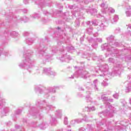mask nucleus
Masks as SVG:
<instances>
[{"label": "nucleus", "mask_w": 131, "mask_h": 131, "mask_svg": "<svg viewBox=\"0 0 131 131\" xmlns=\"http://www.w3.org/2000/svg\"><path fill=\"white\" fill-rule=\"evenodd\" d=\"M24 59L18 64V66L22 69H27L30 73H31V70L30 69L33 67V61L30 59V56H31V54L33 52L30 50H27L25 48H24Z\"/></svg>", "instance_id": "f03ea898"}, {"label": "nucleus", "mask_w": 131, "mask_h": 131, "mask_svg": "<svg viewBox=\"0 0 131 131\" xmlns=\"http://www.w3.org/2000/svg\"><path fill=\"white\" fill-rule=\"evenodd\" d=\"M56 90H59V86H54V87H49L45 91V97L49 98L50 97V93H56Z\"/></svg>", "instance_id": "423d86ee"}, {"label": "nucleus", "mask_w": 131, "mask_h": 131, "mask_svg": "<svg viewBox=\"0 0 131 131\" xmlns=\"http://www.w3.org/2000/svg\"><path fill=\"white\" fill-rule=\"evenodd\" d=\"M10 34L11 37H16V36H18V35H19V34L16 31H12L10 33Z\"/></svg>", "instance_id": "ddd939ff"}, {"label": "nucleus", "mask_w": 131, "mask_h": 131, "mask_svg": "<svg viewBox=\"0 0 131 131\" xmlns=\"http://www.w3.org/2000/svg\"><path fill=\"white\" fill-rule=\"evenodd\" d=\"M36 107L32 106L29 112L32 116H36L38 117L39 119L42 118V116L40 115V112H42L43 110H46L47 112L55 108V106L50 105L49 103L46 102V101H40V100H38L36 101Z\"/></svg>", "instance_id": "f257e3e1"}, {"label": "nucleus", "mask_w": 131, "mask_h": 131, "mask_svg": "<svg viewBox=\"0 0 131 131\" xmlns=\"http://www.w3.org/2000/svg\"><path fill=\"white\" fill-rule=\"evenodd\" d=\"M114 97L116 99H118V94H115V95H114Z\"/></svg>", "instance_id": "393cba45"}, {"label": "nucleus", "mask_w": 131, "mask_h": 131, "mask_svg": "<svg viewBox=\"0 0 131 131\" xmlns=\"http://www.w3.org/2000/svg\"><path fill=\"white\" fill-rule=\"evenodd\" d=\"M21 112H22L21 110H17L15 111V113L16 115H19V114H21Z\"/></svg>", "instance_id": "dca6fc26"}, {"label": "nucleus", "mask_w": 131, "mask_h": 131, "mask_svg": "<svg viewBox=\"0 0 131 131\" xmlns=\"http://www.w3.org/2000/svg\"><path fill=\"white\" fill-rule=\"evenodd\" d=\"M20 131H23V130H20Z\"/></svg>", "instance_id": "a19ab883"}, {"label": "nucleus", "mask_w": 131, "mask_h": 131, "mask_svg": "<svg viewBox=\"0 0 131 131\" xmlns=\"http://www.w3.org/2000/svg\"><path fill=\"white\" fill-rule=\"evenodd\" d=\"M4 34H5V36H7V33H5Z\"/></svg>", "instance_id": "c9c22d12"}, {"label": "nucleus", "mask_w": 131, "mask_h": 131, "mask_svg": "<svg viewBox=\"0 0 131 131\" xmlns=\"http://www.w3.org/2000/svg\"><path fill=\"white\" fill-rule=\"evenodd\" d=\"M60 60L61 62H65L66 61V54H63L61 57H60Z\"/></svg>", "instance_id": "2eb2a0df"}, {"label": "nucleus", "mask_w": 131, "mask_h": 131, "mask_svg": "<svg viewBox=\"0 0 131 131\" xmlns=\"http://www.w3.org/2000/svg\"><path fill=\"white\" fill-rule=\"evenodd\" d=\"M9 123H11V122H10Z\"/></svg>", "instance_id": "79ce46f5"}, {"label": "nucleus", "mask_w": 131, "mask_h": 131, "mask_svg": "<svg viewBox=\"0 0 131 131\" xmlns=\"http://www.w3.org/2000/svg\"><path fill=\"white\" fill-rule=\"evenodd\" d=\"M24 122H26V120H24Z\"/></svg>", "instance_id": "e433bc0d"}, {"label": "nucleus", "mask_w": 131, "mask_h": 131, "mask_svg": "<svg viewBox=\"0 0 131 131\" xmlns=\"http://www.w3.org/2000/svg\"><path fill=\"white\" fill-rule=\"evenodd\" d=\"M39 6H40V7H41V8H42L46 6V3H41L39 4Z\"/></svg>", "instance_id": "412c9836"}, {"label": "nucleus", "mask_w": 131, "mask_h": 131, "mask_svg": "<svg viewBox=\"0 0 131 131\" xmlns=\"http://www.w3.org/2000/svg\"><path fill=\"white\" fill-rule=\"evenodd\" d=\"M10 131H15V130L14 129H11Z\"/></svg>", "instance_id": "f704fd0d"}, {"label": "nucleus", "mask_w": 131, "mask_h": 131, "mask_svg": "<svg viewBox=\"0 0 131 131\" xmlns=\"http://www.w3.org/2000/svg\"><path fill=\"white\" fill-rule=\"evenodd\" d=\"M45 88L42 85H38L35 86V92H38L39 94H42L43 92V89Z\"/></svg>", "instance_id": "6e6552de"}, {"label": "nucleus", "mask_w": 131, "mask_h": 131, "mask_svg": "<svg viewBox=\"0 0 131 131\" xmlns=\"http://www.w3.org/2000/svg\"><path fill=\"white\" fill-rule=\"evenodd\" d=\"M65 119H66V117L64 118V124H66V122L65 121Z\"/></svg>", "instance_id": "473e14b6"}, {"label": "nucleus", "mask_w": 131, "mask_h": 131, "mask_svg": "<svg viewBox=\"0 0 131 131\" xmlns=\"http://www.w3.org/2000/svg\"><path fill=\"white\" fill-rule=\"evenodd\" d=\"M29 35H30V33H29V32H25L23 33V36H29Z\"/></svg>", "instance_id": "f3484780"}, {"label": "nucleus", "mask_w": 131, "mask_h": 131, "mask_svg": "<svg viewBox=\"0 0 131 131\" xmlns=\"http://www.w3.org/2000/svg\"><path fill=\"white\" fill-rule=\"evenodd\" d=\"M24 13H27V9H25V10L24 11Z\"/></svg>", "instance_id": "c756f323"}, {"label": "nucleus", "mask_w": 131, "mask_h": 131, "mask_svg": "<svg viewBox=\"0 0 131 131\" xmlns=\"http://www.w3.org/2000/svg\"><path fill=\"white\" fill-rule=\"evenodd\" d=\"M35 40V39H34V38H27L26 39V43L28 45V46H31V45L34 42Z\"/></svg>", "instance_id": "1a4fd4ad"}, {"label": "nucleus", "mask_w": 131, "mask_h": 131, "mask_svg": "<svg viewBox=\"0 0 131 131\" xmlns=\"http://www.w3.org/2000/svg\"><path fill=\"white\" fill-rule=\"evenodd\" d=\"M31 18L33 19H39V18H40V15L39 14L35 13L32 15Z\"/></svg>", "instance_id": "4468645a"}, {"label": "nucleus", "mask_w": 131, "mask_h": 131, "mask_svg": "<svg viewBox=\"0 0 131 131\" xmlns=\"http://www.w3.org/2000/svg\"><path fill=\"white\" fill-rule=\"evenodd\" d=\"M7 101L6 99L0 96V115L5 116L6 113L10 112V108L8 106H5Z\"/></svg>", "instance_id": "20e7f679"}, {"label": "nucleus", "mask_w": 131, "mask_h": 131, "mask_svg": "<svg viewBox=\"0 0 131 131\" xmlns=\"http://www.w3.org/2000/svg\"><path fill=\"white\" fill-rule=\"evenodd\" d=\"M127 16L128 17H130L131 16V13L129 12H126Z\"/></svg>", "instance_id": "b1692460"}, {"label": "nucleus", "mask_w": 131, "mask_h": 131, "mask_svg": "<svg viewBox=\"0 0 131 131\" xmlns=\"http://www.w3.org/2000/svg\"><path fill=\"white\" fill-rule=\"evenodd\" d=\"M29 3V0H24V3L25 5H27Z\"/></svg>", "instance_id": "4be33fe9"}, {"label": "nucleus", "mask_w": 131, "mask_h": 131, "mask_svg": "<svg viewBox=\"0 0 131 131\" xmlns=\"http://www.w3.org/2000/svg\"><path fill=\"white\" fill-rule=\"evenodd\" d=\"M61 52H63V51H64V49H63L62 50H60Z\"/></svg>", "instance_id": "4c0bfd02"}, {"label": "nucleus", "mask_w": 131, "mask_h": 131, "mask_svg": "<svg viewBox=\"0 0 131 131\" xmlns=\"http://www.w3.org/2000/svg\"><path fill=\"white\" fill-rule=\"evenodd\" d=\"M3 54L6 57H9V56H11V53L9 52L8 51L6 50H0V56L1 55V54Z\"/></svg>", "instance_id": "9d476101"}, {"label": "nucleus", "mask_w": 131, "mask_h": 131, "mask_svg": "<svg viewBox=\"0 0 131 131\" xmlns=\"http://www.w3.org/2000/svg\"><path fill=\"white\" fill-rule=\"evenodd\" d=\"M60 13H61V11H60Z\"/></svg>", "instance_id": "37998d69"}, {"label": "nucleus", "mask_w": 131, "mask_h": 131, "mask_svg": "<svg viewBox=\"0 0 131 131\" xmlns=\"http://www.w3.org/2000/svg\"><path fill=\"white\" fill-rule=\"evenodd\" d=\"M48 126L49 125L47 124V123H42L39 124V127H40L41 129H46Z\"/></svg>", "instance_id": "9b49d317"}, {"label": "nucleus", "mask_w": 131, "mask_h": 131, "mask_svg": "<svg viewBox=\"0 0 131 131\" xmlns=\"http://www.w3.org/2000/svg\"><path fill=\"white\" fill-rule=\"evenodd\" d=\"M42 21L43 22V23H46V22H48V20L46 19H42Z\"/></svg>", "instance_id": "bb28decb"}, {"label": "nucleus", "mask_w": 131, "mask_h": 131, "mask_svg": "<svg viewBox=\"0 0 131 131\" xmlns=\"http://www.w3.org/2000/svg\"><path fill=\"white\" fill-rule=\"evenodd\" d=\"M6 20H12L14 22H22L24 21V22H27L28 21L29 18L26 16L24 17H19V16H16L14 15V14L12 12H10L9 14L7 15V17L6 18Z\"/></svg>", "instance_id": "39448f33"}, {"label": "nucleus", "mask_w": 131, "mask_h": 131, "mask_svg": "<svg viewBox=\"0 0 131 131\" xmlns=\"http://www.w3.org/2000/svg\"><path fill=\"white\" fill-rule=\"evenodd\" d=\"M38 124V123H36V125H37Z\"/></svg>", "instance_id": "ea45409f"}, {"label": "nucleus", "mask_w": 131, "mask_h": 131, "mask_svg": "<svg viewBox=\"0 0 131 131\" xmlns=\"http://www.w3.org/2000/svg\"><path fill=\"white\" fill-rule=\"evenodd\" d=\"M62 111L61 110H58L56 111V113L55 114V116L57 118H61L62 117Z\"/></svg>", "instance_id": "f8f14e48"}, {"label": "nucleus", "mask_w": 131, "mask_h": 131, "mask_svg": "<svg viewBox=\"0 0 131 131\" xmlns=\"http://www.w3.org/2000/svg\"><path fill=\"white\" fill-rule=\"evenodd\" d=\"M61 33H63V31H60Z\"/></svg>", "instance_id": "58836bf2"}, {"label": "nucleus", "mask_w": 131, "mask_h": 131, "mask_svg": "<svg viewBox=\"0 0 131 131\" xmlns=\"http://www.w3.org/2000/svg\"><path fill=\"white\" fill-rule=\"evenodd\" d=\"M52 100H55V96H53L52 97Z\"/></svg>", "instance_id": "2f4dec72"}, {"label": "nucleus", "mask_w": 131, "mask_h": 131, "mask_svg": "<svg viewBox=\"0 0 131 131\" xmlns=\"http://www.w3.org/2000/svg\"><path fill=\"white\" fill-rule=\"evenodd\" d=\"M42 73L46 75H49V76H55V75H57L56 72L51 71V68H43L42 69Z\"/></svg>", "instance_id": "0eeeda50"}, {"label": "nucleus", "mask_w": 131, "mask_h": 131, "mask_svg": "<svg viewBox=\"0 0 131 131\" xmlns=\"http://www.w3.org/2000/svg\"><path fill=\"white\" fill-rule=\"evenodd\" d=\"M108 10L111 13H114L115 12V10L112 8H110Z\"/></svg>", "instance_id": "aec40b11"}, {"label": "nucleus", "mask_w": 131, "mask_h": 131, "mask_svg": "<svg viewBox=\"0 0 131 131\" xmlns=\"http://www.w3.org/2000/svg\"><path fill=\"white\" fill-rule=\"evenodd\" d=\"M60 27H58L57 28V30H58V31H60Z\"/></svg>", "instance_id": "7c9ffc66"}, {"label": "nucleus", "mask_w": 131, "mask_h": 131, "mask_svg": "<svg viewBox=\"0 0 131 131\" xmlns=\"http://www.w3.org/2000/svg\"><path fill=\"white\" fill-rule=\"evenodd\" d=\"M43 14L46 16H49V15H50V13L48 12V11H44L43 12Z\"/></svg>", "instance_id": "6ab92c4d"}, {"label": "nucleus", "mask_w": 131, "mask_h": 131, "mask_svg": "<svg viewBox=\"0 0 131 131\" xmlns=\"http://www.w3.org/2000/svg\"><path fill=\"white\" fill-rule=\"evenodd\" d=\"M15 128H16V129H19V128H21V127L18 125H16Z\"/></svg>", "instance_id": "5701e85b"}, {"label": "nucleus", "mask_w": 131, "mask_h": 131, "mask_svg": "<svg viewBox=\"0 0 131 131\" xmlns=\"http://www.w3.org/2000/svg\"><path fill=\"white\" fill-rule=\"evenodd\" d=\"M39 40L40 43L35 47V51L37 53L36 56L39 59H47V56H48V53L46 52L47 47L43 45V40L42 39H40Z\"/></svg>", "instance_id": "7ed1b4c3"}, {"label": "nucleus", "mask_w": 131, "mask_h": 131, "mask_svg": "<svg viewBox=\"0 0 131 131\" xmlns=\"http://www.w3.org/2000/svg\"><path fill=\"white\" fill-rule=\"evenodd\" d=\"M52 121H53V122H55L56 121V118H52Z\"/></svg>", "instance_id": "cd10ccee"}, {"label": "nucleus", "mask_w": 131, "mask_h": 131, "mask_svg": "<svg viewBox=\"0 0 131 131\" xmlns=\"http://www.w3.org/2000/svg\"><path fill=\"white\" fill-rule=\"evenodd\" d=\"M118 16L115 15V17H114V22H116L117 21H118Z\"/></svg>", "instance_id": "a211bd4d"}, {"label": "nucleus", "mask_w": 131, "mask_h": 131, "mask_svg": "<svg viewBox=\"0 0 131 131\" xmlns=\"http://www.w3.org/2000/svg\"><path fill=\"white\" fill-rule=\"evenodd\" d=\"M129 11H131V8H130V6H129V8H128Z\"/></svg>", "instance_id": "72a5a7b5"}, {"label": "nucleus", "mask_w": 131, "mask_h": 131, "mask_svg": "<svg viewBox=\"0 0 131 131\" xmlns=\"http://www.w3.org/2000/svg\"><path fill=\"white\" fill-rule=\"evenodd\" d=\"M101 7H105V4L103 3L101 4Z\"/></svg>", "instance_id": "c85d7f7f"}, {"label": "nucleus", "mask_w": 131, "mask_h": 131, "mask_svg": "<svg viewBox=\"0 0 131 131\" xmlns=\"http://www.w3.org/2000/svg\"><path fill=\"white\" fill-rule=\"evenodd\" d=\"M56 48H54L52 49V52L53 53H56Z\"/></svg>", "instance_id": "a878e982"}]
</instances>
